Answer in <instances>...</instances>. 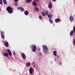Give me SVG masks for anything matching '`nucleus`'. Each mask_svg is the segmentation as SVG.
<instances>
[{"mask_svg": "<svg viewBox=\"0 0 75 75\" xmlns=\"http://www.w3.org/2000/svg\"><path fill=\"white\" fill-rule=\"evenodd\" d=\"M33 67L34 68V67H35V66H34Z\"/></svg>", "mask_w": 75, "mask_h": 75, "instance_id": "44", "label": "nucleus"}, {"mask_svg": "<svg viewBox=\"0 0 75 75\" xmlns=\"http://www.w3.org/2000/svg\"><path fill=\"white\" fill-rule=\"evenodd\" d=\"M33 4L34 6H37V2L35 1H33Z\"/></svg>", "mask_w": 75, "mask_h": 75, "instance_id": "15", "label": "nucleus"}, {"mask_svg": "<svg viewBox=\"0 0 75 75\" xmlns=\"http://www.w3.org/2000/svg\"><path fill=\"white\" fill-rule=\"evenodd\" d=\"M48 14V11H46V12L45 13V14L46 16H47Z\"/></svg>", "mask_w": 75, "mask_h": 75, "instance_id": "25", "label": "nucleus"}, {"mask_svg": "<svg viewBox=\"0 0 75 75\" xmlns=\"http://www.w3.org/2000/svg\"><path fill=\"white\" fill-rule=\"evenodd\" d=\"M48 8H52V3L51 2H50L48 5Z\"/></svg>", "mask_w": 75, "mask_h": 75, "instance_id": "9", "label": "nucleus"}, {"mask_svg": "<svg viewBox=\"0 0 75 75\" xmlns=\"http://www.w3.org/2000/svg\"><path fill=\"white\" fill-rule=\"evenodd\" d=\"M32 1V0H26V2L27 3H31Z\"/></svg>", "mask_w": 75, "mask_h": 75, "instance_id": "17", "label": "nucleus"}, {"mask_svg": "<svg viewBox=\"0 0 75 75\" xmlns=\"http://www.w3.org/2000/svg\"><path fill=\"white\" fill-rule=\"evenodd\" d=\"M59 64L62 65V62H61L59 63Z\"/></svg>", "mask_w": 75, "mask_h": 75, "instance_id": "33", "label": "nucleus"}, {"mask_svg": "<svg viewBox=\"0 0 75 75\" xmlns=\"http://www.w3.org/2000/svg\"><path fill=\"white\" fill-rule=\"evenodd\" d=\"M73 31L74 33H75V27L74 26L73 28Z\"/></svg>", "mask_w": 75, "mask_h": 75, "instance_id": "28", "label": "nucleus"}, {"mask_svg": "<svg viewBox=\"0 0 75 75\" xmlns=\"http://www.w3.org/2000/svg\"><path fill=\"white\" fill-rule=\"evenodd\" d=\"M28 14H29V12L28 11H26L24 12V14L25 16H28Z\"/></svg>", "mask_w": 75, "mask_h": 75, "instance_id": "11", "label": "nucleus"}, {"mask_svg": "<svg viewBox=\"0 0 75 75\" xmlns=\"http://www.w3.org/2000/svg\"><path fill=\"white\" fill-rule=\"evenodd\" d=\"M24 8H22V7H20V11H21V12H23V11H24Z\"/></svg>", "mask_w": 75, "mask_h": 75, "instance_id": "16", "label": "nucleus"}, {"mask_svg": "<svg viewBox=\"0 0 75 75\" xmlns=\"http://www.w3.org/2000/svg\"><path fill=\"white\" fill-rule=\"evenodd\" d=\"M4 44L6 47H8V43L7 42H4Z\"/></svg>", "mask_w": 75, "mask_h": 75, "instance_id": "5", "label": "nucleus"}, {"mask_svg": "<svg viewBox=\"0 0 75 75\" xmlns=\"http://www.w3.org/2000/svg\"><path fill=\"white\" fill-rule=\"evenodd\" d=\"M42 14L43 16H45V14L44 12H42Z\"/></svg>", "mask_w": 75, "mask_h": 75, "instance_id": "23", "label": "nucleus"}, {"mask_svg": "<svg viewBox=\"0 0 75 75\" xmlns=\"http://www.w3.org/2000/svg\"><path fill=\"white\" fill-rule=\"evenodd\" d=\"M53 55H54V56H57V51H53Z\"/></svg>", "mask_w": 75, "mask_h": 75, "instance_id": "12", "label": "nucleus"}, {"mask_svg": "<svg viewBox=\"0 0 75 75\" xmlns=\"http://www.w3.org/2000/svg\"><path fill=\"white\" fill-rule=\"evenodd\" d=\"M21 54L23 59H26V56H25V54L24 53H22Z\"/></svg>", "mask_w": 75, "mask_h": 75, "instance_id": "4", "label": "nucleus"}, {"mask_svg": "<svg viewBox=\"0 0 75 75\" xmlns=\"http://www.w3.org/2000/svg\"><path fill=\"white\" fill-rule=\"evenodd\" d=\"M1 35H4V32L3 31H1Z\"/></svg>", "mask_w": 75, "mask_h": 75, "instance_id": "22", "label": "nucleus"}, {"mask_svg": "<svg viewBox=\"0 0 75 75\" xmlns=\"http://www.w3.org/2000/svg\"><path fill=\"white\" fill-rule=\"evenodd\" d=\"M48 18H50V17H52L53 16H52V15H51V14H50V15H49L48 14Z\"/></svg>", "mask_w": 75, "mask_h": 75, "instance_id": "20", "label": "nucleus"}, {"mask_svg": "<svg viewBox=\"0 0 75 75\" xmlns=\"http://www.w3.org/2000/svg\"><path fill=\"white\" fill-rule=\"evenodd\" d=\"M0 4L1 5L3 4V1L2 0H0Z\"/></svg>", "mask_w": 75, "mask_h": 75, "instance_id": "24", "label": "nucleus"}, {"mask_svg": "<svg viewBox=\"0 0 75 75\" xmlns=\"http://www.w3.org/2000/svg\"><path fill=\"white\" fill-rule=\"evenodd\" d=\"M39 55H41V53H40L39 54Z\"/></svg>", "mask_w": 75, "mask_h": 75, "instance_id": "39", "label": "nucleus"}, {"mask_svg": "<svg viewBox=\"0 0 75 75\" xmlns=\"http://www.w3.org/2000/svg\"><path fill=\"white\" fill-rule=\"evenodd\" d=\"M15 5H18V3H17L16 2L15 3Z\"/></svg>", "mask_w": 75, "mask_h": 75, "instance_id": "34", "label": "nucleus"}, {"mask_svg": "<svg viewBox=\"0 0 75 75\" xmlns=\"http://www.w3.org/2000/svg\"><path fill=\"white\" fill-rule=\"evenodd\" d=\"M1 38H4V35H1Z\"/></svg>", "mask_w": 75, "mask_h": 75, "instance_id": "29", "label": "nucleus"}, {"mask_svg": "<svg viewBox=\"0 0 75 75\" xmlns=\"http://www.w3.org/2000/svg\"><path fill=\"white\" fill-rule=\"evenodd\" d=\"M54 60L56 61V58L54 59Z\"/></svg>", "mask_w": 75, "mask_h": 75, "instance_id": "41", "label": "nucleus"}, {"mask_svg": "<svg viewBox=\"0 0 75 75\" xmlns=\"http://www.w3.org/2000/svg\"><path fill=\"white\" fill-rule=\"evenodd\" d=\"M43 51L44 52L46 53V52H47V51L46 50H44H44H43Z\"/></svg>", "mask_w": 75, "mask_h": 75, "instance_id": "30", "label": "nucleus"}, {"mask_svg": "<svg viewBox=\"0 0 75 75\" xmlns=\"http://www.w3.org/2000/svg\"><path fill=\"white\" fill-rule=\"evenodd\" d=\"M18 10H20V7H18Z\"/></svg>", "mask_w": 75, "mask_h": 75, "instance_id": "36", "label": "nucleus"}, {"mask_svg": "<svg viewBox=\"0 0 75 75\" xmlns=\"http://www.w3.org/2000/svg\"><path fill=\"white\" fill-rule=\"evenodd\" d=\"M1 11V8H0V11Z\"/></svg>", "mask_w": 75, "mask_h": 75, "instance_id": "43", "label": "nucleus"}, {"mask_svg": "<svg viewBox=\"0 0 75 75\" xmlns=\"http://www.w3.org/2000/svg\"><path fill=\"white\" fill-rule=\"evenodd\" d=\"M32 64L33 65H34V62H33Z\"/></svg>", "mask_w": 75, "mask_h": 75, "instance_id": "37", "label": "nucleus"}, {"mask_svg": "<svg viewBox=\"0 0 75 75\" xmlns=\"http://www.w3.org/2000/svg\"><path fill=\"white\" fill-rule=\"evenodd\" d=\"M39 18L40 20H42V16L41 15H40L39 16Z\"/></svg>", "mask_w": 75, "mask_h": 75, "instance_id": "21", "label": "nucleus"}, {"mask_svg": "<svg viewBox=\"0 0 75 75\" xmlns=\"http://www.w3.org/2000/svg\"><path fill=\"white\" fill-rule=\"evenodd\" d=\"M30 65V63L29 62H28L26 63V66H29Z\"/></svg>", "mask_w": 75, "mask_h": 75, "instance_id": "26", "label": "nucleus"}, {"mask_svg": "<svg viewBox=\"0 0 75 75\" xmlns=\"http://www.w3.org/2000/svg\"><path fill=\"white\" fill-rule=\"evenodd\" d=\"M54 2L55 1L57 0H52Z\"/></svg>", "mask_w": 75, "mask_h": 75, "instance_id": "38", "label": "nucleus"}, {"mask_svg": "<svg viewBox=\"0 0 75 75\" xmlns=\"http://www.w3.org/2000/svg\"><path fill=\"white\" fill-rule=\"evenodd\" d=\"M33 66H34V65H33Z\"/></svg>", "mask_w": 75, "mask_h": 75, "instance_id": "45", "label": "nucleus"}, {"mask_svg": "<svg viewBox=\"0 0 75 75\" xmlns=\"http://www.w3.org/2000/svg\"><path fill=\"white\" fill-rule=\"evenodd\" d=\"M35 11H39V9H38V8L37 7H35Z\"/></svg>", "mask_w": 75, "mask_h": 75, "instance_id": "18", "label": "nucleus"}, {"mask_svg": "<svg viewBox=\"0 0 75 75\" xmlns=\"http://www.w3.org/2000/svg\"><path fill=\"white\" fill-rule=\"evenodd\" d=\"M60 57L59 56L57 55V58H59Z\"/></svg>", "mask_w": 75, "mask_h": 75, "instance_id": "35", "label": "nucleus"}, {"mask_svg": "<svg viewBox=\"0 0 75 75\" xmlns=\"http://www.w3.org/2000/svg\"><path fill=\"white\" fill-rule=\"evenodd\" d=\"M14 1L15 2H18V0H14Z\"/></svg>", "mask_w": 75, "mask_h": 75, "instance_id": "31", "label": "nucleus"}, {"mask_svg": "<svg viewBox=\"0 0 75 75\" xmlns=\"http://www.w3.org/2000/svg\"><path fill=\"white\" fill-rule=\"evenodd\" d=\"M32 51L33 52H35V51L37 50V47H36V46L32 45Z\"/></svg>", "mask_w": 75, "mask_h": 75, "instance_id": "3", "label": "nucleus"}, {"mask_svg": "<svg viewBox=\"0 0 75 75\" xmlns=\"http://www.w3.org/2000/svg\"><path fill=\"white\" fill-rule=\"evenodd\" d=\"M52 18H49V22L50 24H52V23H53V22H52Z\"/></svg>", "mask_w": 75, "mask_h": 75, "instance_id": "8", "label": "nucleus"}, {"mask_svg": "<svg viewBox=\"0 0 75 75\" xmlns=\"http://www.w3.org/2000/svg\"><path fill=\"white\" fill-rule=\"evenodd\" d=\"M33 69L31 68H30L29 69V72L30 74H32V72H33Z\"/></svg>", "mask_w": 75, "mask_h": 75, "instance_id": "14", "label": "nucleus"}, {"mask_svg": "<svg viewBox=\"0 0 75 75\" xmlns=\"http://www.w3.org/2000/svg\"><path fill=\"white\" fill-rule=\"evenodd\" d=\"M13 55H16V53L15 52H13Z\"/></svg>", "mask_w": 75, "mask_h": 75, "instance_id": "32", "label": "nucleus"}, {"mask_svg": "<svg viewBox=\"0 0 75 75\" xmlns=\"http://www.w3.org/2000/svg\"><path fill=\"white\" fill-rule=\"evenodd\" d=\"M34 0L35 1H38V0Z\"/></svg>", "mask_w": 75, "mask_h": 75, "instance_id": "40", "label": "nucleus"}, {"mask_svg": "<svg viewBox=\"0 0 75 75\" xmlns=\"http://www.w3.org/2000/svg\"><path fill=\"white\" fill-rule=\"evenodd\" d=\"M6 11H7L10 14H11L13 13V9L11 8V6H8L6 8Z\"/></svg>", "mask_w": 75, "mask_h": 75, "instance_id": "2", "label": "nucleus"}, {"mask_svg": "<svg viewBox=\"0 0 75 75\" xmlns=\"http://www.w3.org/2000/svg\"><path fill=\"white\" fill-rule=\"evenodd\" d=\"M42 47L44 50H47V51H48V47L47 46L45 45H43L42 46Z\"/></svg>", "mask_w": 75, "mask_h": 75, "instance_id": "6", "label": "nucleus"}, {"mask_svg": "<svg viewBox=\"0 0 75 75\" xmlns=\"http://www.w3.org/2000/svg\"><path fill=\"white\" fill-rule=\"evenodd\" d=\"M8 55L9 56H12V53H11V51H10V49H8L7 50V52H6L5 53H4V56H6V57H7L8 56Z\"/></svg>", "mask_w": 75, "mask_h": 75, "instance_id": "1", "label": "nucleus"}, {"mask_svg": "<svg viewBox=\"0 0 75 75\" xmlns=\"http://www.w3.org/2000/svg\"><path fill=\"white\" fill-rule=\"evenodd\" d=\"M69 19L70 21L71 22H72V21H73L74 20V17L71 16H70Z\"/></svg>", "mask_w": 75, "mask_h": 75, "instance_id": "10", "label": "nucleus"}, {"mask_svg": "<svg viewBox=\"0 0 75 75\" xmlns=\"http://www.w3.org/2000/svg\"><path fill=\"white\" fill-rule=\"evenodd\" d=\"M73 34H74V31H73V30H72L70 33V36H72Z\"/></svg>", "mask_w": 75, "mask_h": 75, "instance_id": "13", "label": "nucleus"}, {"mask_svg": "<svg viewBox=\"0 0 75 75\" xmlns=\"http://www.w3.org/2000/svg\"><path fill=\"white\" fill-rule=\"evenodd\" d=\"M59 21H60V22H61V19L59 18H57L55 19V23H59Z\"/></svg>", "mask_w": 75, "mask_h": 75, "instance_id": "7", "label": "nucleus"}, {"mask_svg": "<svg viewBox=\"0 0 75 75\" xmlns=\"http://www.w3.org/2000/svg\"><path fill=\"white\" fill-rule=\"evenodd\" d=\"M38 50L39 51H40V49H38Z\"/></svg>", "mask_w": 75, "mask_h": 75, "instance_id": "42", "label": "nucleus"}, {"mask_svg": "<svg viewBox=\"0 0 75 75\" xmlns=\"http://www.w3.org/2000/svg\"><path fill=\"white\" fill-rule=\"evenodd\" d=\"M73 43H74V44H73L74 45H75V39H74L73 40Z\"/></svg>", "mask_w": 75, "mask_h": 75, "instance_id": "27", "label": "nucleus"}, {"mask_svg": "<svg viewBox=\"0 0 75 75\" xmlns=\"http://www.w3.org/2000/svg\"><path fill=\"white\" fill-rule=\"evenodd\" d=\"M3 1L5 4H7V1H6V0H3Z\"/></svg>", "mask_w": 75, "mask_h": 75, "instance_id": "19", "label": "nucleus"}]
</instances>
